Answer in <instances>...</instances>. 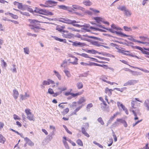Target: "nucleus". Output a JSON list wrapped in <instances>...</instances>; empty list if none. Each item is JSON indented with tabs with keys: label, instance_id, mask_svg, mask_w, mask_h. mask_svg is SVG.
<instances>
[{
	"label": "nucleus",
	"instance_id": "423d86ee",
	"mask_svg": "<svg viewBox=\"0 0 149 149\" xmlns=\"http://www.w3.org/2000/svg\"><path fill=\"white\" fill-rule=\"evenodd\" d=\"M69 41L70 42H72V45L75 47H83L86 45V44L84 43L81 42L77 41L73 42L71 41Z\"/></svg>",
	"mask_w": 149,
	"mask_h": 149
},
{
	"label": "nucleus",
	"instance_id": "58836bf2",
	"mask_svg": "<svg viewBox=\"0 0 149 149\" xmlns=\"http://www.w3.org/2000/svg\"><path fill=\"white\" fill-rule=\"evenodd\" d=\"M69 109L68 108H66L63 111L62 113L63 115H65V114L68 113L69 111Z\"/></svg>",
	"mask_w": 149,
	"mask_h": 149
},
{
	"label": "nucleus",
	"instance_id": "2f4dec72",
	"mask_svg": "<svg viewBox=\"0 0 149 149\" xmlns=\"http://www.w3.org/2000/svg\"><path fill=\"white\" fill-rule=\"evenodd\" d=\"M118 52H119L122 53L123 54H125V55H127V54L125 53V52H129V51H125L124 50L120 49H118Z\"/></svg>",
	"mask_w": 149,
	"mask_h": 149
},
{
	"label": "nucleus",
	"instance_id": "5701e85b",
	"mask_svg": "<svg viewBox=\"0 0 149 149\" xmlns=\"http://www.w3.org/2000/svg\"><path fill=\"white\" fill-rule=\"evenodd\" d=\"M72 6L73 7L72 9H71V10L72 11V10H73V11H74V9L76 10L77 9H79V10H81L82 8L81 7V6H79L78 5H73Z\"/></svg>",
	"mask_w": 149,
	"mask_h": 149
},
{
	"label": "nucleus",
	"instance_id": "3c124183",
	"mask_svg": "<svg viewBox=\"0 0 149 149\" xmlns=\"http://www.w3.org/2000/svg\"><path fill=\"white\" fill-rule=\"evenodd\" d=\"M29 6H26V7L27 8V10L28 11L30 12L31 13H33L34 11V10H33L32 8H30L29 7Z\"/></svg>",
	"mask_w": 149,
	"mask_h": 149
},
{
	"label": "nucleus",
	"instance_id": "c03bdc74",
	"mask_svg": "<svg viewBox=\"0 0 149 149\" xmlns=\"http://www.w3.org/2000/svg\"><path fill=\"white\" fill-rule=\"evenodd\" d=\"M77 143L80 146H83V143L82 141L80 139H78L77 140Z\"/></svg>",
	"mask_w": 149,
	"mask_h": 149
},
{
	"label": "nucleus",
	"instance_id": "a19ab883",
	"mask_svg": "<svg viewBox=\"0 0 149 149\" xmlns=\"http://www.w3.org/2000/svg\"><path fill=\"white\" fill-rule=\"evenodd\" d=\"M1 66L4 67H6L7 66V64L3 59H1Z\"/></svg>",
	"mask_w": 149,
	"mask_h": 149
},
{
	"label": "nucleus",
	"instance_id": "774afa93",
	"mask_svg": "<svg viewBox=\"0 0 149 149\" xmlns=\"http://www.w3.org/2000/svg\"><path fill=\"white\" fill-rule=\"evenodd\" d=\"M13 118L15 120L19 119V118L18 116L15 114H14L13 115Z\"/></svg>",
	"mask_w": 149,
	"mask_h": 149
},
{
	"label": "nucleus",
	"instance_id": "603ef678",
	"mask_svg": "<svg viewBox=\"0 0 149 149\" xmlns=\"http://www.w3.org/2000/svg\"><path fill=\"white\" fill-rule=\"evenodd\" d=\"M48 93L50 95H52L54 93V92L53 89L51 88H49L48 89Z\"/></svg>",
	"mask_w": 149,
	"mask_h": 149
},
{
	"label": "nucleus",
	"instance_id": "39448f33",
	"mask_svg": "<svg viewBox=\"0 0 149 149\" xmlns=\"http://www.w3.org/2000/svg\"><path fill=\"white\" fill-rule=\"evenodd\" d=\"M132 47L133 48H135L136 49H139V50H140L143 54L146 55L145 56V57L149 58V52L147 51H146L145 50H144L142 48H141L139 46H132Z\"/></svg>",
	"mask_w": 149,
	"mask_h": 149
},
{
	"label": "nucleus",
	"instance_id": "dca6fc26",
	"mask_svg": "<svg viewBox=\"0 0 149 149\" xmlns=\"http://www.w3.org/2000/svg\"><path fill=\"white\" fill-rule=\"evenodd\" d=\"M52 37L56 40L64 43H66V40L65 39H61L55 36H52Z\"/></svg>",
	"mask_w": 149,
	"mask_h": 149
},
{
	"label": "nucleus",
	"instance_id": "9b49d317",
	"mask_svg": "<svg viewBox=\"0 0 149 149\" xmlns=\"http://www.w3.org/2000/svg\"><path fill=\"white\" fill-rule=\"evenodd\" d=\"M83 36L85 37H88V38H91L94 40H99V41H103V40L102 39L98 38L97 37H94V36H90L88 35H83Z\"/></svg>",
	"mask_w": 149,
	"mask_h": 149
},
{
	"label": "nucleus",
	"instance_id": "f257e3e1",
	"mask_svg": "<svg viewBox=\"0 0 149 149\" xmlns=\"http://www.w3.org/2000/svg\"><path fill=\"white\" fill-rule=\"evenodd\" d=\"M29 21L31 24H29V26L30 27V28L32 30L34 31L35 32H38L39 31L38 29H39V28H40V27L38 26L37 25H40V24H38V23H48L47 22H42L35 19H29Z\"/></svg>",
	"mask_w": 149,
	"mask_h": 149
},
{
	"label": "nucleus",
	"instance_id": "b1692460",
	"mask_svg": "<svg viewBox=\"0 0 149 149\" xmlns=\"http://www.w3.org/2000/svg\"><path fill=\"white\" fill-rule=\"evenodd\" d=\"M97 53L99 54H102L104 56H106L107 57H111V54L105 52H98V53Z\"/></svg>",
	"mask_w": 149,
	"mask_h": 149
},
{
	"label": "nucleus",
	"instance_id": "a211bd4d",
	"mask_svg": "<svg viewBox=\"0 0 149 149\" xmlns=\"http://www.w3.org/2000/svg\"><path fill=\"white\" fill-rule=\"evenodd\" d=\"M113 91L112 89H109L107 87L105 89V93L108 94L109 96H111L112 95V91Z\"/></svg>",
	"mask_w": 149,
	"mask_h": 149
},
{
	"label": "nucleus",
	"instance_id": "f8f14e48",
	"mask_svg": "<svg viewBox=\"0 0 149 149\" xmlns=\"http://www.w3.org/2000/svg\"><path fill=\"white\" fill-rule=\"evenodd\" d=\"M20 101H21L24 100H26L27 98L29 97V94H27L26 93H25V95H24L20 94Z\"/></svg>",
	"mask_w": 149,
	"mask_h": 149
},
{
	"label": "nucleus",
	"instance_id": "c9c22d12",
	"mask_svg": "<svg viewBox=\"0 0 149 149\" xmlns=\"http://www.w3.org/2000/svg\"><path fill=\"white\" fill-rule=\"evenodd\" d=\"M131 72L132 73V75L134 76H136L141 75L140 73L136 71H133L131 70Z\"/></svg>",
	"mask_w": 149,
	"mask_h": 149
},
{
	"label": "nucleus",
	"instance_id": "4be33fe9",
	"mask_svg": "<svg viewBox=\"0 0 149 149\" xmlns=\"http://www.w3.org/2000/svg\"><path fill=\"white\" fill-rule=\"evenodd\" d=\"M81 131L82 133L86 137H89L90 136L89 134L86 132L85 128L84 127H82L81 128Z\"/></svg>",
	"mask_w": 149,
	"mask_h": 149
},
{
	"label": "nucleus",
	"instance_id": "c85d7f7f",
	"mask_svg": "<svg viewBox=\"0 0 149 149\" xmlns=\"http://www.w3.org/2000/svg\"><path fill=\"white\" fill-rule=\"evenodd\" d=\"M89 42H90L92 45H96L98 47H99L100 46V45L99 44L98 42L97 41H92L91 40V41Z\"/></svg>",
	"mask_w": 149,
	"mask_h": 149
},
{
	"label": "nucleus",
	"instance_id": "a18cd8bd",
	"mask_svg": "<svg viewBox=\"0 0 149 149\" xmlns=\"http://www.w3.org/2000/svg\"><path fill=\"white\" fill-rule=\"evenodd\" d=\"M10 16L14 19H17L18 17L17 15L13 14V13H10Z\"/></svg>",
	"mask_w": 149,
	"mask_h": 149
},
{
	"label": "nucleus",
	"instance_id": "e2e57ef3",
	"mask_svg": "<svg viewBox=\"0 0 149 149\" xmlns=\"http://www.w3.org/2000/svg\"><path fill=\"white\" fill-rule=\"evenodd\" d=\"M68 141L71 143L73 146H76V144L74 142L72 141L70 139L68 140Z\"/></svg>",
	"mask_w": 149,
	"mask_h": 149
},
{
	"label": "nucleus",
	"instance_id": "0eeeda50",
	"mask_svg": "<svg viewBox=\"0 0 149 149\" xmlns=\"http://www.w3.org/2000/svg\"><path fill=\"white\" fill-rule=\"evenodd\" d=\"M58 8L63 10H67L69 12H71V9L72 10V8L69 6H67L64 5H58Z\"/></svg>",
	"mask_w": 149,
	"mask_h": 149
},
{
	"label": "nucleus",
	"instance_id": "ddd939ff",
	"mask_svg": "<svg viewBox=\"0 0 149 149\" xmlns=\"http://www.w3.org/2000/svg\"><path fill=\"white\" fill-rule=\"evenodd\" d=\"M24 139L26 143L28 144L29 146H32L34 145L33 143L28 138L25 137L24 138Z\"/></svg>",
	"mask_w": 149,
	"mask_h": 149
},
{
	"label": "nucleus",
	"instance_id": "de8ad7c7",
	"mask_svg": "<svg viewBox=\"0 0 149 149\" xmlns=\"http://www.w3.org/2000/svg\"><path fill=\"white\" fill-rule=\"evenodd\" d=\"M126 42H127V43L128 44H126V43H125V44L127 45V46H129V45H130L132 47V48H133V49H136L135 48H133L132 47V46H133L132 45H133L134 44V43L132 42H128L127 41H126Z\"/></svg>",
	"mask_w": 149,
	"mask_h": 149
},
{
	"label": "nucleus",
	"instance_id": "8fccbe9b",
	"mask_svg": "<svg viewBox=\"0 0 149 149\" xmlns=\"http://www.w3.org/2000/svg\"><path fill=\"white\" fill-rule=\"evenodd\" d=\"M112 134H113V139H114V141L115 142H116L117 141V137L116 136V135H115L114 132L113 131V130H112Z\"/></svg>",
	"mask_w": 149,
	"mask_h": 149
},
{
	"label": "nucleus",
	"instance_id": "5fc2aeb1",
	"mask_svg": "<svg viewBox=\"0 0 149 149\" xmlns=\"http://www.w3.org/2000/svg\"><path fill=\"white\" fill-rule=\"evenodd\" d=\"M81 56H83V57H85V58H90V57L89 56L88 54H85V53H82V54Z\"/></svg>",
	"mask_w": 149,
	"mask_h": 149
},
{
	"label": "nucleus",
	"instance_id": "bb28decb",
	"mask_svg": "<svg viewBox=\"0 0 149 149\" xmlns=\"http://www.w3.org/2000/svg\"><path fill=\"white\" fill-rule=\"evenodd\" d=\"M54 72L58 79L59 80H61V77L59 73L55 70L54 71Z\"/></svg>",
	"mask_w": 149,
	"mask_h": 149
},
{
	"label": "nucleus",
	"instance_id": "f704fd0d",
	"mask_svg": "<svg viewBox=\"0 0 149 149\" xmlns=\"http://www.w3.org/2000/svg\"><path fill=\"white\" fill-rule=\"evenodd\" d=\"M125 15L126 16H131V13L128 9H127L125 11Z\"/></svg>",
	"mask_w": 149,
	"mask_h": 149
},
{
	"label": "nucleus",
	"instance_id": "393cba45",
	"mask_svg": "<svg viewBox=\"0 0 149 149\" xmlns=\"http://www.w3.org/2000/svg\"><path fill=\"white\" fill-rule=\"evenodd\" d=\"M6 140L5 138L2 135L0 134V143L3 144Z\"/></svg>",
	"mask_w": 149,
	"mask_h": 149
},
{
	"label": "nucleus",
	"instance_id": "13d9d810",
	"mask_svg": "<svg viewBox=\"0 0 149 149\" xmlns=\"http://www.w3.org/2000/svg\"><path fill=\"white\" fill-rule=\"evenodd\" d=\"M24 52L25 54H29V49L27 47L24 48Z\"/></svg>",
	"mask_w": 149,
	"mask_h": 149
},
{
	"label": "nucleus",
	"instance_id": "69168bd1",
	"mask_svg": "<svg viewBox=\"0 0 149 149\" xmlns=\"http://www.w3.org/2000/svg\"><path fill=\"white\" fill-rule=\"evenodd\" d=\"M79 95V93H72V96L73 97H76Z\"/></svg>",
	"mask_w": 149,
	"mask_h": 149
},
{
	"label": "nucleus",
	"instance_id": "2eb2a0df",
	"mask_svg": "<svg viewBox=\"0 0 149 149\" xmlns=\"http://www.w3.org/2000/svg\"><path fill=\"white\" fill-rule=\"evenodd\" d=\"M144 105L148 111H149V99L146 100L144 102Z\"/></svg>",
	"mask_w": 149,
	"mask_h": 149
},
{
	"label": "nucleus",
	"instance_id": "052dcab7",
	"mask_svg": "<svg viewBox=\"0 0 149 149\" xmlns=\"http://www.w3.org/2000/svg\"><path fill=\"white\" fill-rule=\"evenodd\" d=\"M25 113H26V115H29L31 113L30 112V110L29 109H26L25 110Z\"/></svg>",
	"mask_w": 149,
	"mask_h": 149
},
{
	"label": "nucleus",
	"instance_id": "79ce46f5",
	"mask_svg": "<svg viewBox=\"0 0 149 149\" xmlns=\"http://www.w3.org/2000/svg\"><path fill=\"white\" fill-rule=\"evenodd\" d=\"M118 9L122 11H124L127 9L126 7L125 6H120L118 8Z\"/></svg>",
	"mask_w": 149,
	"mask_h": 149
},
{
	"label": "nucleus",
	"instance_id": "1a4fd4ad",
	"mask_svg": "<svg viewBox=\"0 0 149 149\" xmlns=\"http://www.w3.org/2000/svg\"><path fill=\"white\" fill-rule=\"evenodd\" d=\"M61 19L66 21V23L68 24H72V23H77L79 22L75 20H71L68 18H61Z\"/></svg>",
	"mask_w": 149,
	"mask_h": 149
},
{
	"label": "nucleus",
	"instance_id": "412c9836",
	"mask_svg": "<svg viewBox=\"0 0 149 149\" xmlns=\"http://www.w3.org/2000/svg\"><path fill=\"white\" fill-rule=\"evenodd\" d=\"M86 51L87 53L94 54H95L96 53H98V51H97L93 49H92L91 50H87Z\"/></svg>",
	"mask_w": 149,
	"mask_h": 149
},
{
	"label": "nucleus",
	"instance_id": "bf43d9fd",
	"mask_svg": "<svg viewBox=\"0 0 149 149\" xmlns=\"http://www.w3.org/2000/svg\"><path fill=\"white\" fill-rule=\"evenodd\" d=\"M42 84L44 85H49V83L48 81L44 80Z\"/></svg>",
	"mask_w": 149,
	"mask_h": 149
},
{
	"label": "nucleus",
	"instance_id": "6e6552de",
	"mask_svg": "<svg viewBox=\"0 0 149 149\" xmlns=\"http://www.w3.org/2000/svg\"><path fill=\"white\" fill-rule=\"evenodd\" d=\"M138 81V80L132 79L129 80L127 82L124 84L123 86H130L131 85H134L135 84L137 83Z\"/></svg>",
	"mask_w": 149,
	"mask_h": 149
},
{
	"label": "nucleus",
	"instance_id": "aec40b11",
	"mask_svg": "<svg viewBox=\"0 0 149 149\" xmlns=\"http://www.w3.org/2000/svg\"><path fill=\"white\" fill-rule=\"evenodd\" d=\"M83 3L87 6H89L92 4V3L89 0H85L83 2Z\"/></svg>",
	"mask_w": 149,
	"mask_h": 149
},
{
	"label": "nucleus",
	"instance_id": "c756f323",
	"mask_svg": "<svg viewBox=\"0 0 149 149\" xmlns=\"http://www.w3.org/2000/svg\"><path fill=\"white\" fill-rule=\"evenodd\" d=\"M111 28H112L113 29H115L116 30H121V29L119 27H117L114 24H112L111 25Z\"/></svg>",
	"mask_w": 149,
	"mask_h": 149
},
{
	"label": "nucleus",
	"instance_id": "6e6d98bb",
	"mask_svg": "<svg viewBox=\"0 0 149 149\" xmlns=\"http://www.w3.org/2000/svg\"><path fill=\"white\" fill-rule=\"evenodd\" d=\"M18 8L20 9L23 10L22 4V3H19L17 6Z\"/></svg>",
	"mask_w": 149,
	"mask_h": 149
},
{
	"label": "nucleus",
	"instance_id": "4468645a",
	"mask_svg": "<svg viewBox=\"0 0 149 149\" xmlns=\"http://www.w3.org/2000/svg\"><path fill=\"white\" fill-rule=\"evenodd\" d=\"M13 96L15 99H16L18 98L19 94L17 90L15 89L13 91Z\"/></svg>",
	"mask_w": 149,
	"mask_h": 149
},
{
	"label": "nucleus",
	"instance_id": "4d7b16f0",
	"mask_svg": "<svg viewBox=\"0 0 149 149\" xmlns=\"http://www.w3.org/2000/svg\"><path fill=\"white\" fill-rule=\"evenodd\" d=\"M80 38L81 40H83L86 41L88 42L91 41V40L89 39L88 38H83L82 36H81Z\"/></svg>",
	"mask_w": 149,
	"mask_h": 149
},
{
	"label": "nucleus",
	"instance_id": "9d476101",
	"mask_svg": "<svg viewBox=\"0 0 149 149\" xmlns=\"http://www.w3.org/2000/svg\"><path fill=\"white\" fill-rule=\"evenodd\" d=\"M125 121V120L123 119L118 118L117 119V121L115 122L113 124L112 126L113 127H115L118 126V122H120L123 124Z\"/></svg>",
	"mask_w": 149,
	"mask_h": 149
},
{
	"label": "nucleus",
	"instance_id": "338daca9",
	"mask_svg": "<svg viewBox=\"0 0 149 149\" xmlns=\"http://www.w3.org/2000/svg\"><path fill=\"white\" fill-rule=\"evenodd\" d=\"M47 80L49 81V84H55L54 82L52 80H51L50 79H48Z\"/></svg>",
	"mask_w": 149,
	"mask_h": 149
},
{
	"label": "nucleus",
	"instance_id": "f03ea898",
	"mask_svg": "<svg viewBox=\"0 0 149 149\" xmlns=\"http://www.w3.org/2000/svg\"><path fill=\"white\" fill-rule=\"evenodd\" d=\"M34 12L40 14L45 15H52L53 13L45 9H42L37 8H36V9L34 10Z\"/></svg>",
	"mask_w": 149,
	"mask_h": 149
},
{
	"label": "nucleus",
	"instance_id": "473e14b6",
	"mask_svg": "<svg viewBox=\"0 0 149 149\" xmlns=\"http://www.w3.org/2000/svg\"><path fill=\"white\" fill-rule=\"evenodd\" d=\"M85 99L84 97H82L79 100L77 103L78 104H80L85 102Z\"/></svg>",
	"mask_w": 149,
	"mask_h": 149
},
{
	"label": "nucleus",
	"instance_id": "680f3d73",
	"mask_svg": "<svg viewBox=\"0 0 149 149\" xmlns=\"http://www.w3.org/2000/svg\"><path fill=\"white\" fill-rule=\"evenodd\" d=\"M96 25L97 26L100 28H102V29H107V28H106L105 27H104L102 26L101 25L99 24H96Z\"/></svg>",
	"mask_w": 149,
	"mask_h": 149
},
{
	"label": "nucleus",
	"instance_id": "a878e982",
	"mask_svg": "<svg viewBox=\"0 0 149 149\" xmlns=\"http://www.w3.org/2000/svg\"><path fill=\"white\" fill-rule=\"evenodd\" d=\"M120 107L123 109V110L125 112V113H126L127 115H128V111L127 108H126L123 104H120Z\"/></svg>",
	"mask_w": 149,
	"mask_h": 149
},
{
	"label": "nucleus",
	"instance_id": "f3484780",
	"mask_svg": "<svg viewBox=\"0 0 149 149\" xmlns=\"http://www.w3.org/2000/svg\"><path fill=\"white\" fill-rule=\"evenodd\" d=\"M105 77V75H102L101 77V79H102V80L103 81H104V82H106L108 84H110L111 85H113L114 84H117V83H116L113 82H110L109 81H107L106 79H104V78Z\"/></svg>",
	"mask_w": 149,
	"mask_h": 149
},
{
	"label": "nucleus",
	"instance_id": "864d4df0",
	"mask_svg": "<svg viewBox=\"0 0 149 149\" xmlns=\"http://www.w3.org/2000/svg\"><path fill=\"white\" fill-rule=\"evenodd\" d=\"M67 102H62L58 105V106L59 107L61 108L62 109L64 108L65 107V106L63 104L62 105L61 104H67Z\"/></svg>",
	"mask_w": 149,
	"mask_h": 149
},
{
	"label": "nucleus",
	"instance_id": "ea45409f",
	"mask_svg": "<svg viewBox=\"0 0 149 149\" xmlns=\"http://www.w3.org/2000/svg\"><path fill=\"white\" fill-rule=\"evenodd\" d=\"M64 72L65 73L66 75L68 77L71 76V74L69 71L67 70H64Z\"/></svg>",
	"mask_w": 149,
	"mask_h": 149
},
{
	"label": "nucleus",
	"instance_id": "4c0bfd02",
	"mask_svg": "<svg viewBox=\"0 0 149 149\" xmlns=\"http://www.w3.org/2000/svg\"><path fill=\"white\" fill-rule=\"evenodd\" d=\"M97 121L100 123L102 125H104V123L101 117H99L97 119Z\"/></svg>",
	"mask_w": 149,
	"mask_h": 149
},
{
	"label": "nucleus",
	"instance_id": "37998d69",
	"mask_svg": "<svg viewBox=\"0 0 149 149\" xmlns=\"http://www.w3.org/2000/svg\"><path fill=\"white\" fill-rule=\"evenodd\" d=\"M93 105L92 103H90L87 104L86 106V109L87 111H89V109L91 107H92Z\"/></svg>",
	"mask_w": 149,
	"mask_h": 149
},
{
	"label": "nucleus",
	"instance_id": "49530a36",
	"mask_svg": "<svg viewBox=\"0 0 149 149\" xmlns=\"http://www.w3.org/2000/svg\"><path fill=\"white\" fill-rule=\"evenodd\" d=\"M13 68L11 69L10 70L13 72H16L17 70L15 67L16 65H13Z\"/></svg>",
	"mask_w": 149,
	"mask_h": 149
},
{
	"label": "nucleus",
	"instance_id": "72a5a7b5",
	"mask_svg": "<svg viewBox=\"0 0 149 149\" xmlns=\"http://www.w3.org/2000/svg\"><path fill=\"white\" fill-rule=\"evenodd\" d=\"M128 36H127V37H129V38H128V39L134 42H137V40H136L135 39H134L131 36H129L127 35Z\"/></svg>",
	"mask_w": 149,
	"mask_h": 149
},
{
	"label": "nucleus",
	"instance_id": "20e7f679",
	"mask_svg": "<svg viewBox=\"0 0 149 149\" xmlns=\"http://www.w3.org/2000/svg\"><path fill=\"white\" fill-rule=\"evenodd\" d=\"M106 30H108L109 31L113 33H116L117 35L120 36L121 37H124L125 36H128L127 35L124 34L121 31H117L113 30L111 29L107 28Z\"/></svg>",
	"mask_w": 149,
	"mask_h": 149
},
{
	"label": "nucleus",
	"instance_id": "6ab92c4d",
	"mask_svg": "<svg viewBox=\"0 0 149 149\" xmlns=\"http://www.w3.org/2000/svg\"><path fill=\"white\" fill-rule=\"evenodd\" d=\"M93 19L95 20L97 23H100V22H102V20H103L102 18L98 17H94Z\"/></svg>",
	"mask_w": 149,
	"mask_h": 149
},
{
	"label": "nucleus",
	"instance_id": "7ed1b4c3",
	"mask_svg": "<svg viewBox=\"0 0 149 149\" xmlns=\"http://www.w3.org/2000/svg\"><path fill=\"white\" fill-rule=\"evenodd\" d=\"M57 2L54 1L49 0L46 1L45 3V4L46 5H43L42 4H40V6L44 7H48L49 5H53V6H55L57 4Z\"/></svg>",
	"mask_w": 149,
	"mask_h": 149
},
{
	"label": "nucleus",
	"instance_id": "0e129e2a",
	"mask_svg": "<svg viewBox=\"0 0 149 149\" xmlns=\"http://www.w3.org/2000/svg\"><path fill=\"white\" fill-rule=\"evenodd\" d=\"M142 120H138L137 121H136L135 123H133V127H134L135 126H136L137 124L138 123H139L140 122H141L142 121Z\"/></svg>",
	"mask_w": 149,
	"mask_h": 149
},
{
	"label": "nucleus",
	"instance_id": "cd10ccee",
	"mask_svg": "<svg viewBox=\"0 0 149 149\" xmlns=\"http://www.w3.org/2000/svg\"><path fill=\"white\" fill-rule=\"evenodd\" d=\"M27 118L30 121L34 120H33V115L31 113L27 115Z\"/></svg>",
	"mask_w": 149,
	"mask_h": 149
},
{
	"label": "nucleus",
	"instance_id": "e433bc0d",
	"mask_svg": "<svg viewBox=\"0 0 149 149\" xmlns=\"http://www.w3.org/2000/svg\"><path fill=\"white\" fill-rule=\"evenodd\" d=\"M63 142L65 148L66 149H69V147L66 141H64V140H63Z\"/></svg>",
	"mask_w": 149,
	"mask_h": 149
},
{
	"label": "nucleus",
	"instance_id": "7c9ffc66",
	"mask_svg": "<svg viewBox=\"0 0 149 149\" xmlns=\"http://www.w3.org/2000/svg\"><path fill=\"white\" fill-rule=\"evenodd\" d=\"M77 88L78 89H80L82 88L83 87V85L82 82H78L77 84Z\"/></svg>",
	"mask_w": 149,
	"mask_h": 149
},
{
	"label": "nucleus",
	"instance_id": "09e8293b",
	"mask_svg": "<svg viewBox=\"0 0 149 149\" xmlns=\"http://www.w3.org/2000/svg\"><path fill=\"white\" fill-rule=\"evenodd\" d=\"M123 28L126 31H132L130 28L128 27L127 26H124Z\"/></svg>",
	"mask_w": 149,
	"mask_h": 149
}]
</instances>
